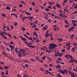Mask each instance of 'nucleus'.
<instances>
[{"instance_id": "obj_51", "label": "nucleus", "mask_w": 77, "mask_h": 77, "mask_svg": "<svg viewBox=\"0 0 77 77\" xmlns=\"http://www.w3.org/2000/svg\"><path fill=\"white\" fill-rule=\"evenodd\" d=\"M8 70H7L6 72V75H8Z\"/></svg>"}, {"instance_id": "obj_4", "label": "nucleus", "mask_w": 77, "mask_h": 77, "mask_svg": "<svg viewBox=\"0 0 77 77\" xmlns=\"http://www.w3.org/2000/svg\"><path fill=\"white\" fill-rule=\"evenodd\" d=\"M74 27H72L71 28L68 29V32H71L73 29H74Z\"/></svg>"}, {"instance_id": "obj_47", "label": "nucleus", "mask_w": 77, "mask_h": 77, "mask_svg": "<svg viewBox=\"0 0 77 77\" xmlns=\"http://www.w3.org/2000/svg\"><path fill=\"white\" fill-rule=\"evenodd\" d=\"M68 57H69V58H70L71 59H72L73 58L71 56H69Z\"/></svg>"}, {"instance_id": "obj_42", "label": "nucleus", "mask_w": 77, "mask_h": 77, "mask_svg": "<svg viewBox=\"0 0 77 77\" xmlns=\"http://www.w3.org/2000/svg\"><path fill=\"white\" fill-rule=\"evenodd\" d=\"M32 5L35 6V4L33 2H32Z\"/></svg>"}, {"instance_id": "obj_26", "label": "nucleus", "mask_w": 77, "mask_h": 77, "mask_svg": "<svg viewBox=\"0 0 77 77\" xmlns=\"http://www.w3.org/2000/svg\"><path fill=\"white\" fill-rule=\"evenodd\" d=\"M71 45L70 43H67V44H66V46L67 47H68L69 46H70V45Z\"/></svg>"}, {"instance_id": "obj_46", "label": "nucleus", "mask_w": 77, "mask_h": 77, "mask_svg": "<svg viewBox=\"0 0 77 77\" xmlns=\"http://www.w3.org/2000/svg\"><path fill=\"white\" fill-rule=\"evenodd\" d=\"M59 16H60V17H64V16L62 14H59Z\"/></svg>"}, {"instance_id": "obj_54", "label": "nucleus", "mask_w": 77, "mask_h": 77, "mask_svg": "<svg viewBox=\"0 0 77 77\" xmlns=\"http://www.w3.org/2000/svg\"><path fill=\"white\" fill-rule=\"evenodd\" d=\"M24 36L26 38H29L28 37L27 35H26L25 34H24Z\"/></svg>"}, {"instance_id": "obj_9", "label": "nucleus", "mask_w": 77, "mask_h": 77, "mask_svg": "<svg viewBox=\"0 0 77 77\" xmlns=\"http://www.w3.org/2000/svg\"><path fill=\"white\" fill-rule=\"evenodd\" d=\"M58 42H61L63 41V39L61 38H58Z\"/></svg>"}, {"instance_id": "obj_59", "label": "nucleus", "mask_w": 77, "mask_h": 77, "mask_svg": "<svg viewBox=\"0 0 77 77\" xmlns=\"http://www.w3.org/2000/svg\"><path fill=\"white\" fill-rule=\"evenodd\" d=\"M22 29H23V30L24 31H25L26 30L25 28H24V27H22Z\"/></svg>"}, {"instance_id": "obj_7", "label": "nucleus", "mask_w": 77, "mask_h": 77, "mask_svg": "<svg viewBox=\"0 0 77 77\" xmlns=\"http://www.w3.org/2000/svg\"><path fill=\"white\" fill-rule=\"evenodd\" d=\"M59 52H58L57 53H55L54 54V56L56 57L58 56V55H59Z\"/></svg>"}, {"instance_id": "obj_32", "label": "nucleus", "mask_w": 77, "mask_h": 77, "mask_svg": "<svg viewBox=\"0 0 77 77\" xmlns=\"http://www.w3.org/2000/svg\"><path fill=\"white\" fill-rule=\"evenodd\" d=\"M74 62V61L73 60H71L69 61V63H73Z\"/></svg>"}, {"instance_id": "obj_19", "label": "nucleus", "mask_w": 77, "mask_h": 77, "mask_svg": "<svg viewBox=\"0 0 77 77\" xmlns=\"http://www.w3.org/2000/svg\"><path fill=\"white\" fill-rule=\"evenodd\" d=\"M25 12L26 14H27V15H28V16L30 15V13H28V12H27L26 11H25Z\"/></svg>"}, {"instance_id": "obj_25", "label": "nucleus", "mask_w": 77, "mask_h": 77, "mask_svg": "<svg viewBox=\"0 0 77 77\" xmlns=\"http://www.w3.org/2000/svg\"><path fill=\"white\" fill-rule=\"evenodd\" d=\"M6 28H7V29L8 31L9 30L10 31H11V30L10 29V28L8 26H6Z\"/></svg>"}, {"instance_id": "obj_37", "label": "nucleus", "mask_w": 77, "mask_h": 77, "mask_svg": "<svg viewBox=\"0 0 77 77\" xmlns=\"http://www.w3.org/2000/svg\"><path fill=\"white\" fill-rule=\"evenodd\" d=\"M22 40L23 41H26V39L24 38H22Z\"/></svg>"}, {"instance_id": "obj_13", "label": "nucleus", "mask_w": 77, "mask_h": 77, "mask_svg": "<svg viewBox=\"0 0 77 77\" xmlns=\"http://www.w3.org/2000/svg\"><path fill=\"white\" fill-rule=\"evenodd\" d=\"M50 34L49 33H47L46 34H45V37L46 38H48L49 37V36Z\"/></svg>"}, {"instance_id": "obj_35", "label": "nucleus", "mask_w": 77, "mask_h": 77, "mask_svg": "<svg viewBox=\"0 0 77 77\" xmlns=\"http://www.w3.org/2000/svg\"><path fill=\"white\" fill-rule=\"evenodd\" d=\"M28 38V39H29V40H32V38L31 37H29L28 38Z\"/></svg>"}, {"instance_id": "obj_63", "label": "nucleus", "mask_w": 77, "mask_h": 77, "mask_svg": "<svg viewBox=\"0 0 77 77\" xmlns=\"http://www.w3.org/2000/svg\"><path fill=\"white\" fill-rule=\"evenodd\" d=\"M57 77H62V76L60 75H57Z\"/></svg>"}, {"instance_id": "obj_64", "label": "nucleus", "mask_w": 77, "mask_h": 77, "mask_svg": "<svg viewBox=\"0 0 77 77\" xmlns=\"http://www.w3.org/2000/svg\"><path fill=\"white\" fill-rule=\"evenodd\" d=\"M74 60V62L76 63L77 64V61H76V60Z\"/></svg>"}, {"instance_id": "obj_50", "label": "nucleus", "mask_w": 77, "mask_h": 77, "mask_svg": "<svg viewBox=\"0 0 77 77\" xmlns=\"http://www.w3.org/2000/svg\"><path fill=\"white\" fill-rule=\"evenodd\" d=\"M18 7H20V8H22L23 6H22V5L21 4H20V5H18Z\"/></svg>"}, {"instance_id": "obj_44", "label": "nucleus", "mask_w": 77, "mask_h": 77, "mask_svg": "<svg viewBox=\"0 0 77 77\" xmlns=\"http://www.w3.org/2000/svg\"><path fill=\"white\" fill-rule=\"evenodd\" d=\"M25 66H26V68H29L28 67V66H29V64H25Z\"/></svg>"}, {"instance_id": "obj_3", "label": "nucleus", "mask_w": 77, "mask_h": 77, "mask_svg": "<svg viewBox=\"0 0 77 77\" xmlns=\"http://www.w3.org/2000/svg\"><path fill=\"white\" fill-rule=\"evenodd\" d=\"M47 50V48L45 47H43V48H41V50H44V51H46Z\"/></svg>"}, {"instance_id": "obj_14", "label": "nucleus", "mask_w": 77, "mask_h": 77, "mask_svg": "<svg viewBox=\"0 0 77 77\" xmlns=\"http://www.w3.org/2000/svg\"><path fill=\"white\" fill-rule=\"evenodd\" d=\"M27 46H29L30 48H34V46L32 45H27Z\"/></svg>"}, {"instance_id": "obj_22", "label": "nucleus", "mask_w": 77, "mask_h": 77, "mask_svg": "<svg viewBox=\"0 0 77 77\" xmlns=\"http://www.w3.org/2000/svg\"><path fill=\"white\" fill-rule=\"evenodd\" d=\"M6 9L7 10H10V9H11L10 8V7H8V6H7V7H6Z\"/></svg>"}, {"instance_id": "obj_5", "label": "nucleus", "mask_w": 77, "mask_h": 77, "mask_svg": "<svg viewBox=\"0 0 77 77\" xmlns=\"http://www.w3.org/2000/svg\"><path fill=\"white\" fill-rule=\"evenodd\" d=\"M43 27L44 28H43V30H45L48 28V26H44Z\"/></svg>"}, {"instance_id": "obj_33", "label": "nucleus", "mask_w": 77, "mask_h": 77, "mask_svg": "<svg viewBox=\"0 0 77 77\" xmlns=\"http://www.w3.org/2000/svg\"><path fill=\"white\" fill-rule=\"evenodd\" d=\"M62 54L60 53V54H58V56L60 57H62Z\"/></svg>"}, {"instance_id": "obj_24", "label": "nucleus", "mask_w": 77, "mask_h": 77, "mask_svg": "<svg viewBox=\"0 0 77 77\" xmlns=\"http://www.w3.org/2000/svg\"><path fill=\"white\" fill-rule=\"evenodd\" d=\"M33 34H34V35H35L36 36H38V35L37 34H36V32H33Z\"/></svg>"}, {"instance_id": "obj_18", "label": "nucleus", "mask_w": 77, "mask_h": 77, "mask_svg": "<svg viewBox=\"0 0 77 77\" xmlns=\"http://www.w3.org/2000/svg\"><path fill=\"white\" fill-rule=\"evenodd\" d=\"M11 16L14 15L15 16V17H16V18H17V15L15 14H13V13L11 14Z\"/></svg>"}, {"instance_id": "obj_41", "label": "nucleus", "mask_w": 77, "mask_h": 77, "mask_svg": "<svg viewBox=\"0 0 77 77\" xmlns=\"http://www.w3.org/2000/svg\"><path fill=\"white\" fill-rule=\"evenodd\" d=\"M63 71L65 72V73H67L68 72L67 71V70L66 69H63Z\"/></svg>"}, {"instance_id": "obj_60", "label": "nucleus", "mask_w": 77, "mask_h": 77, "mask_svg": "<svg viewBox=\"0 0 77 77\" xmlns=\"http://www.w3.org/2000/svg\"><path fill=\"white\" fill-rule=\"evenodd\" d=\"M31 61H32V62L35 61V60L33 58L31 59Z\"/></svg>"}, {"instance_id": "obj_34", "label": "nucleus", "mask_w": 77, "mask_h": 77, "mask_svg": "<svg viewBox=\"0 0 77 77\" xmlns=\"http://www.w3.org/2000/svg\"><path fill=\"white\" fill-rule=\"evenodd\" d=\"M29 75L27 74H25L23 75V77H28Z\"/></svg>"}, {"instance_id": "obj_28", "label": "nucleus", "mask_w": 77, "mask_h": 77, "mask_svg": "<svg viewBox=\"0 0 77 77\" xmlns=\"http://www.w3.org/2000/svg\"><path fill=\"white\" fill-rule=\"evenodd\" d=\"M70 56H71V55H69L68 54H67V55H64V56L65 57H68Z\"/></svg>"}, {"instance_id": "obj_16", "label": "nucleus", "mask_w": 77, "mask_h": 77, "mask_svg": "<svg viewBox=\"0 0 77 77\" xmlns=\"http://www.w3.org/2000/svg\"><path fill=\"white\" fill-rule=\"evenodd\" d=\"M5 28L6 27L5 26H4V28H2V30L4 31L5 32H6V31L5 29Z\"/></svg>"}, {"instance_id": "obj_36", "label": "nucleus", "mask_w": 77, "mask_h": 77, "mask_svg": "<svg viewBox=\"0 0 77 77\" xmlns=\"http://www.w3.org/2000/svg\"><path fill=\"white\" fill-rule=\"evenodd\" d=\"M27 53H26V54H24L22 55V57H24V56H26L27 55Z\"/></svg>"}, {"instance_id": "obj_15", "label": "nucleus", "mask_w": 77, "mask_h": 77, "mask_svg": "<svg viewBox=\"0 0 77 77\" xmlns=\"http://www.w3.org/2000/svg\"><path fill=\"white\" fill-rule=\"evenodd\" d=\"M71 50L72 51V53H74V52H75V48H72V49H71Z\"/></svg>"}, {"instance_id": "obj_62", "label": "nucleus", "mask_w": 77, "mask_h": 77, "mask_svg": "<svg viewBox=\"0 0 77 77\" xmlns=\"http://www.w3.org/2000/svg\"><path fill=\"white\" fill-rule=\"evenodd\" d=\"M73 8H77V5H76L74 7H73Z\"/></svg>"}, {"instance_id": "obj_21", "label": "nucleus", "mask_w": 77, "mask_h": 77, "mask_svg": "<svg viewBox=\"0 0 77 77\" xmlns=\"http://www.w3.org/2000/svg\"><path fill=\"white\" fill-rule=\"evenodd\" d=\"M60 66H57L56 67V68H57V69H60Z\"/></svg>"}, {"instance_id": "obj_30", "label": "nucleus", "mask_w": 77, "mask_h": 77, "mask_svg": "<svg viewBox=\"0 0 77 77\" xmlns=\"http://www.w3.org/2000/svg\"><path fill=\"white\" fill-rule=\"evenodd\" d=\"M45 11H49V9L48 8H46L45 9Z\"/></svg>"}, {"instance_id": "obj_29", "label": "nucleus", "mask_w": 77, "mask_h": 77, "mask_svg": "<svg viewBox=\"0 0 77 77\" xmlns=\"http://www.w3.org/2000/svg\"><path fill=\"white\" fill-rule=\"evenodd\" d=\"M35 58L36 60H39V58L38 56L35 57Z\"/></svg>"}, {"instance_id": "obj_57", "label": "nucleus", "mask_w": 77, "mask_h": 77, "mask_svg": "<svg viewBox=\"0 0 77 77\" xmlns=\"http://www.w3.org/2000/svg\"><path fill=\"white\" fill-rule=\"evenodd\" d=\"M71 77H76L74 75H71Z\"/></svg>"}, {"instance_id": "obj_20", "label": "nucleus", "mask_w": 77, "mask_h": 77, "mask_svg": "<svg viewBox=\"0 0 77 77\" xmlns=\"http://www.w3.org/2000/svg\"><path fill=\"white\" fill-rule=\"evenodd\" d=\"M33 18V17L32 16V17H29V18H28V19H29V20H30V21L32 20V19Z\"/></svg>"}, {"instance_id": "obj_58", "label": "nucleus", "mask_w": 77, "mask_h": 77, "mask_svg": "<svg viewBox=\"0 0 77 77\" xmlns=\"http://www.w3.org/2000/svg\"><path fill=\"white\" fill-rule=\"evenodd\" d=\"M73 45L74 46H77V43H73Z\"/></svg>"}, {"instance_id": "obj_53", "label": "nucleus", "mask_w": 77, "mask_h": 77, "mask_svg": "<svg viewBox=\"0 0 77 77\" xmlns=\"http://www.w3.org/2000/svg\"><path fill=\"white\" fill-rule=\"evenodd\" d=\"M6 49L7 51H8V52H10V50L8 48H6Z\"/></svg>"}, {"instance_id": "obj_39", "label": "nucleus", "mask_w": 77, "mask_h": 77, "mask_svg": "<svg viewBox=\"0 0 77 77\" xmlns=\"http://www.w3.org/2000/svg\"><path fill=\"white\" fill-rule=\"evenodd\" d=\"M51 19H49L48 20V22L50 23H51L52 21L51 22Z\"/></svg>"}, {"instance_id": "obj_17", "label": "nucleus", "mask_w": 77, "mask_h": 77, "mask_svg": "<svg viewBox=\"0 0 77 77\" xmlns=\"http://www.w3.org/2000/svg\"><path fill=\"white\" fill-rule=\"evenodd\" d=\"M56 6H57V7L58 8H60V5L58 3H57V4H56Z\"/></svg>"}, {"instance_id": "obj_40", "label": "nucleus", "mask_w": 77, "mask_h": 77, "mask_svg": "<svg viewBox=\"0 0 77 77\" xmlns=\"http://www.w3.org/2000/svg\"><path fill=\"white\" fill-rule=\"evenodd\" d=\"M48 3H49V4H50V5H51V6H52V4H53L51 2H48Z\"/></svg>"}, {"instance_id": "obj_10", "label": "nucleus", "mask_w": 77, "mask_h": 77, "mask_svg": "<svg viewBox=\"0 0 77 77\" xmlns=\"http://www.w3.org/2000/svg\"><path fill=\"white\" fill-rule=\"evenodd\" d=\"M74 37V35H71L70 36V39H73V38Z\"/></svg>"}, {"instance_id": "obj_43", "label": "nucleus", "mask_w": 77, "mask_h": 77, "mask_svg": "<svg viewBox=\"0 0 77 77\" xmlns=\"http://www.w3.org/2000/svg\"><path fill=\"white\" fill-rule=\"evenodd\" d=\"M53 27H54L55 28H58V27H57V25H53Z\"/></svg>"}, {"instance_id": "obj_23", "label": "nucleus", "mask_w": 77, "mask_h": 77, "mask_svg": "<svg viewBox=\"0 0 77 77\" xmlns=\"http://www.w3.org/2000/svg\"><path fill=\"white\" fill-rule=\"evenodd\" d=\"M46 72H48V73L50 75L52 74V73L51 72H49V71L47 70H46Z\"/></svg>"}, {"instance_id": "obj_1", "label": "nucleus", "mask_w": 77, "mask_h": 77, "mask_svg": "<svg viewBox=\"0 0 77 77\" xmlns=\"http://www.w3.org/2000/svg\"><path fill=\"white\" fill-rule=\"evenodd\" d=\"M57 46V45L53 44V43H51L49 44V46L48 47L49 49L51 51H53L55 48Z\"/></svg>"}, {"instance_id": "obj_45", "label": "nucleus", "mask_w": 77, "mask_h": 77, "mask_svg": "<svg viewBox=\"0 0 77 77\" xmlns=\"http://www.w3.org/2000/svg\"><path fill=\"white\" fill-rule=\"evenodd\" d=\"M46 52L47 53H51V51H48V50H46Z\"/></svg>"}, {"instance_id": "obj_55", "label": "nucleus", "mask_w": 77, "mask_h": 77, "mask_svg": "<svg viewBox=\"0 0 77 77\" xmlns=\"http://www.w3.org/2000/svg\"><path fill=\"white\" fill-rule=\"evenodd\" d=\"M29 17H30L29 16H28V17L23 16V18H26V19H27V18H29Z\"/></svg>"}, {"instance_id": "obj_2", "label": "nucleus", "mask_w": 77, "mask_h": 77, "mask_svg": "<svg viewBox=\"0 0 77 77\" xmlns=\"http://www.w3.org/2000/svg\"><path fill=\"white\" fill-rule=\"evenodd\" d=\"M20 51L21 52V53H22V54H24L26 53V51L25 50H23V49H20Z\"/></svg>"}, {"instance_id": "obj_49", "label": "nucleus", "mask_w": 77, "mask_h": 77, "mask_svg": "<svg viewBox=\"0 0 77 77\" xmlns=\"http://www.w3.org/2000/svg\"><path fill=\"white\" fill-rule=\"evenodd\" d=\"M2 17H6V15H5L4 14H2Z\"/></svg>"}, {"instance_id": "obj_6", "label": "nucleus", "mask_w": 77, "mask_h": 77, "mask_svg": "<svg viewBox=\"0 0 77 77\" xmlns=\"http://www.w3.org/2000/svg\"><path fill=\"white\" fill-rule=\"evenodd\" d=\"M58 71H59V72H60V73H61V74H62L63 75H64L65 74V72H64L62 70H58Z\"/></svg>"}, {"instance_id": "obj_11", "label": "nucleus", "mask_w": 77, "mask_h": 77, "mask_svg": "<svg viewBox=\"0 0 77 77\" xmlns=\"http://www.w3.org/2000/svg\"><path fill=\"white\" fill-rule=\"evenodd\" d=\"M4 68L6 70H7L9 69V67L8 66H4Z\"/></svg>"}, {"instance_id": "obj_48", "label": "nucleus", "mask_w": 77, "mask_h": 77, "mask_svg": "<svg viewBox=\"0 0 77 77\" xmlns=\"http://www.w3.org/2000/svg\"><path fill=\"white\" fill-rule=\"evenodd\" d=\"M34 31H38V28H35L34 29Z\"/></svg>"}, {"instance_id": "obj_38", "label": "nucleus", "mask_w": 77, "mask_h": 77, "mask_svg": "<svg viewBox=\"0 0 77 77\" xmlns=\"http://www.w3.org/2000/svg\"><path fill=\"white\" fill-rule=\"evenodd\" d=\"M0 35H1V36H2V38H6L5 37H4V36L2 34V33H0Z\"/></svg>"}, {"instance_id": "obj_52", "label": "nucleus", "mask_w": 77, "mask_h": 77, "mask_svg": "<svg viewBox=\"0 0 77 77\" xmlns=\"http://www.w3.org/2000/svg\"><path fill=\"white\" fill-rule=\"evenodd\" d=\"M65 23L66 24H68V21H67V20H65Z\"/></svg>"}, {"instance_id": "obj_61", "label": "nucleus", "mask_w": 77, "mask_h": 77, "mask_svg": "<svg viewBox=\"0 0 77 77\" xmlns=\"http://www.w3.org/2000/svg\"><path fill=\"white\" fill-rule=\"evenodd\" d=\"M32 44V43L31 42H30V43H28V44L27 45H30Z\"/></svg>"}, {"instance_id": "obj_31", "label": "nucleus", "mask_w": 77, "mask_h": 77, "mask_svg": "<svg viewBox=\"0 0 77 77\" xmlns=\"http://www.w3.org/2000/svg\"><path fill=\"white\" fill-rule=\"evenodd\" d=\"M18 56L20 57H22V54L20 53L18 54Z\"/></svg>"}, {"instance_id": "obj_8", "label": "nucleus", "mask_w": 77, "mask_h": 77, "mask_svg": "<svg viewBox=\"0 0 77 77\" xmlns=\"http://www.w3.org/2000/svg\"><path fill=\"white\" fill-rule=\"evenodd\" d=\"M47 57L46 56H44L43 57H42V59H43V60H45L46 58Z\"/></svg>"}, {"instance_id": "obj_12", "label": "nucleus", "mask_w": 77, "mask_h": 77, "mask_svg": "<svg viewBox=\"0 0 77 77\" xmlns=\"http://www.w3.org/2000/svg\"><path fill=\"white\" fill-rule=\"evenodd\" d=\"M24 63H29V62L27 60H24L23 61Z\"/></svg>"}, {"instance_id": "obj_56", "label": "nucleus", "mask_w": 77, "mask_h": 77, "mask_svg": "<svg viewBox=\"0 0 77 77\" xmlns=\"http://www.w3.org/2000/svg\"><path fill=\"white\" fill-rule=\"evenodd\" d=\"M61 51L62 52L64 53V52H65V49H63V50H61Z\"/></svg>"}, {"instance_id": "obj_27", "label": "nucleus", "mask_w": 77, "mask_h": 77, "mask_svg": "<svg viewBox=\"0 0 77 77\" xmlns=\"http://www.w3.org/2000/svg\"><path fill=\"white\" fill-rule=\"evenodd\" d=\"M2 54H4L6 56H8V55L5 52H3V53H2Z\"/></svg>"}]
</instances>
